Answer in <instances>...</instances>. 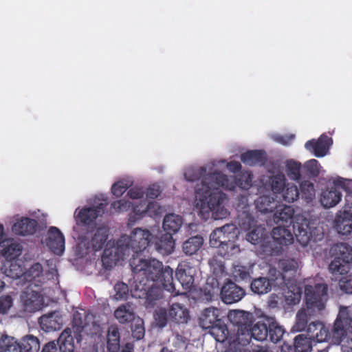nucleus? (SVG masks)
I'll use <instances>...</instances> for the list:
<instances>
[{
    "label": "nucleus",
    "mask_w": 352,
    "mask_h": 352,
    "mask_svg": "<svg viewBox=\"0 0 352 352\" xmlns=\"http://www.w3.org/2000/svg\"><path fill=\"white\" fill-rule=\"evenodd\" d=\"M206 172V168L200 167L188 169L184 173L186 179L190 182L202 177L201 183L195 187V209L198 215L204 220L208 219L211 213L215 220L224 219L228 211L223 206L226 194L219 190V188L232 190L234 184L221 172L214 171L208 174Z\"/></svg>",
    "instance_id": "f257e3e1"
},
{
    "label": "nucleus",
    "mask_w": 352,
    "mask_h": 352,
    "mask_svg": "<svg viewBox=\"0 0 352 352\" xmlns=\"http://www.w3.org/2000/svg\"><path fill=\"white\" fill-rule=\"evenodd\" d=\"M129 264L133 273L135 289H144L146 284L156 283L174 296L180 294L175 289L173 270L169 266L164 267L162 263L155 258L146 259L134 255L130 258Z\"/></svg>",
    "instance_id": "f03ea898"
},
{
    "label": "nucleus",
    "mask_w": 352,
    "mask_h": 352,
    "mask_svg": "<svg viewBox=\"0 0 352 352\" xmlns=\"http://www.w3.org/2000/svg\"><path fill=\"white\" fill-rule=\"evenodd\" d=\"M153 238L148 230L138 228L133 230L131 235H122L116 243V247L106 248L102 256V261L105 268L112 267V263L124 256H129L131 252L132 256H140L139 254L144 252L151 243Z\"/></svg>",
    "instance_id": "7ed1b4c3"
},
{
    "label": "nucleus",
    "mask_w": 352,
    "mask_h": 352,
    "mask_svg": "<svg viewBox=\"0 0 352 352\" xmlns=\"http://www.w3.org/2000/svg\"><path fill=\"white\" fill-rule=\"evenodd\" d=\"M333 259L329 265L333 275H344L349 271L352 263V247L346 243L335 244L331 249Z\"/></svg>",
    "instance_id": "20e7f679"
},
{
    "label": "nucleus",
    "mask_w": 352,
    "mask_h": 352,
    "mask_svg": "<svg viewBox=\"0 0 352 352\" xmlns=\"http://www.w3.org/2000/svg\"><path fill=\"white\" fill-rule=\"evenodd\" d=\"M269 278L258 277L254 278L250 285L251 290L257 294H267L271 291L272 287H278L283 290L289 282L286 276L283 275L279 270L274 267H270L268 272Z\"/></svg>",
    "instance_id": "39448f33"
},
{
    "label": "nucleus",
    "mask_w": 352,
    "mask_h": 352,
    "mask_svg": "<svg viewBox=\"0 0 352 352\" xmlns=\"http://www.w3.org/2000/svg\"><path fill=\"white\" fill-rule=\"evenodd\" d=\"M305 307L309 311L317 312L324 308L328 300V285L318 283L315 285H306L305 287Z\"/></svg>",
    "instance_id": "423d86ee"
},
{
    "label": "nucleus",
    "mask_w": 352,
    "mask_h": 352,
    "mask_svg": "<svg viewBox=\"0 0 352 352\" xmlns=\"http://www.w3.org/2000/svg\"><path fill=\"white\" fill-rule=\"evenodd\" d=\"M228 318L230 322L237 327V333L233 342L237 344L239 338L248 336V327H251L253 322V314L242 310L230 311Z\"/></svg>",
    "instance_id": "0eeeda50"
},
{
    "label": "nucleus",
    "mask_w": 352,
    "mask_h": 352,
    "mask_svg": "<svg viewBox=\"0 0 352 352\" xmlns=\"http://www.w3.org/2000/svg\"><path fill=\"white\" fill-rule=\"evenodd\" d=\"M273 243L271 245L270 254L278 255L282 254L283 246H287L294 242V236L290 230L286 227L278 226L272 232Z\"/></svg>",
    "instance_id": "6e6552de"
},
{
    "label": "nucleus",
    "mask_w": 352,
    "mask_h": 352,
    "mask_svg": "<svg viewBox=\"0 0 352 352\" xmlns=\"http://www.w3.org/2000/svg\"><path fill=\"white\" fill-rule=\"evenodd\" d=\"M268 317L265 316L262 320L256 322L254 325L248 327V336H243L239 338L237 344L246 346L248 344L252 338L258 341H265L267 340V322Z\"/></svg>",
    "instance_id": "1a4fd4ad"
},
{
    "label": "nucleus",
    "mask_w": 352,
    "mask_h": 352,
    "mask_svg": "<svg viewBox=\"0 0 352 352\" xmlns=\"http://www.w3.org/2000/svg\"><path fill=\"white\" fill-rule=\"evenodd\" d=\"M21 300L25 309L29 312H35L42 309L44 303L43 296L39 291L28 287L21 295Z\"/></svg>",
    "instance_id": "9d476101"
},
{
    "label": "nucleus",
    "mask_w": 352,
    "mask_h": 352,
    "mask_svg": "<svg viewBox=\"0 0 352 352\" xmlns=\"http://www.w3.org/2000/svg\"><path fill=\"white\" fill-rule=\"evenodd\" d=\"M230 229L234 230L233 226L226 224L214 230L210 235L209 243L210 247L215 248L223 244L236 241V233L231 232Z\"/></svg>",
    "instance_id": "9b49d317"
},
{
    "label": "nucleus",
    "mask_w": 352,
    "mask_h": 352,
    "mask_svg": "<svg viewBox=\"0 0 352 352\" xmlns=\"http://www.w3.org/2000/svg\"><path fill=\"white\" fill-rule=\"evenodd\" d=\"M221 298L226 304H232L240 301L245 295L243 288L235 283L228 280L221 289Z\"/></svg>",
    "instance_id": "f8f14e48"
},
{
    "label": "nucleus",
    "mask_w": 352,
    "mask_h": 352,
    "mask_svg": "<svg viewBox=\"0 0 352 352\" xmlns=\"http://www.w3.org/2000/svg\"><path fill=\"white\" fill-rule=\"evenodd\" d=\"M349 309V307L340 306L339 313L333 324V335L339 342L343 340V335L345 333L344 329L352 323V318Z\"/></svg>",
    "instance_id": "ddd939ff"
},
{
    "label": "nucleus",
    "mask_w": 352,
    "mask_h": 352,
    "mask_svg": "<svg viewBox=\"0 0 352 352\" xmlns=\"http://www.w3.org/2000/svg\"><path fill=\"white\" fill-rule=\"evenodd\" d=\"M196 270L188 262H181L176 270V278L182 287L186 290L190 289L194 284Z\"/></svg>",
    "instance_id": "4468645a"
},
{
    "label": "nucleus",
    "mask_w": 352,
    "mask_h": 352,
    "mask_svg": "<svg viewBox=\"0 0 352 352\" xmlns=\"http://www.w3.org/2000/svg\"><path fill=\"white\" fill-rule=\"evenodd\" d=\"M46 245L55 254L61 255L65 250V237L60 230L52 226L48 230Z\"/></svg>",
    "instance_id": "2eb2a0df"
},
{
    "label": "nucleus",
    "mask_w": 352,
    "mask_h": 352,
    "mask_svg": "<svg viewBox=\"0 0 352 352\" xmlns=\"http://www.w3.org/2000/svg\"><path fill=\"white\" fill-rule=\"evenodd\" d=\"M332 139L326 135H320L318 140L312 139L305 143L307 150L314 153L317 157H322L327 155Z\"/></svg>",
    "instance_id": "dca6fc26"
},
{
    "label": "nucleus",
    "mask_w": 352,
    "mask_h": 352,
    "mask_svg": "<svg viewBox=\"0 0 352 352\" xmlns=\"http://www.w3.org/2000/svg\"><path fill=\"white\" fill-rule=\"evenodd\" d=\"M222 317L221 309L214 307L206 308L199 317V325L202 329H208L216 323L220 322Z\"/></svg>",
    "instance_id": "f3484780"
},
{
    "label": "nucleus",
    "mask_w": 352,
    "mask_h": 352,
    "mask_svg": "<svg viewBox=\"0 0 352 352\" xmlns=\"http://www.w3.org/2000/svg\"><path fill=\"white\" fill-rule=\"evenodd\" d=\"M38 227L36 220L29 217H22L12 227L13 233L19 236H28L34 234Z\"/></svg>",
    "instance_id": "a211bd4d"
},
{
    "label": "nucleus",
    "mask_w": 352,
    "mask_h": 352,
    "mask_svg": "<svg viewBox=\"0 0 352 352\" xmlns=\"http://www.w3.org/2000/svg\"><path fill=\"white\" fill-rule=\"evenodd\" d=\"M278 267L282 270L280 272L283 275L285 276L287 279H289L288 284L285 286V289H290L296 281L294 277L298 268V262L294 258H283L279 260L278 263Z\"/></svg>",
    "instance_id": "6ab92c4d"
},
{
    "label": "nucleus",
    "mask_w": 352,
    "mask_h": 352,
    "mask_svg": "<svg viewBox=\"0 0 352 352\" xmlns=\"http://www.w3.org/2000/svg\"><path fill=\"white\" fill-rule=\"evenodd\" d=\"M306 331L307 336L316 342H325L330 336L329 330L319 321L310 322Z\"/></svg>",
    "instance_id": "aec40b11"
},
{
    "label": "nucleus",
    "mask_w": 352,
    "mask_h": 352,
    "mask_svg": "<svg viewBox=\"0 0 352 352\" xmlns=\"http://www.w3.org/2000/svg\"><path fill=\"white\" fill-rule=\"evenodd\" d=\"M104 212L103 204H100L96 207L85 208L80 210L76 217V221L84 225L88 226L95 221L97 217L101 215Z\"/></svg>",
    "instance_id": "412c9836"
},
{
    "label": "nucleus",
    "mask_w": 352,
    "mask_h": 352,
    "mask_svg": "<svg viewBox=\"0 0 352 352\" xmlns=\"http://www.w3.org/2000/svg\"><path fill=\"white\" fill-rule=\"evenodd\" d=\"M335 227L338 232L342 235H347L352 232V212L346 205L345 209L337 216Z\"/></svg>",
    "instance_id": "4be33fe9"
},
{
    "label": "nucleus",
    "mask_w": 352,
    "mask_h": 352,
    "mask_svg": "<svg viewBox=\"0 0 352 352\" xmlns=\"http://www.w3.org/2000/svg\"><path fill=\"white\" fill-rule=\"evenodd\" d=\"M159 285H161L148 283L146 284L145 287H144V289H135L134 288V290L135 292H140L138 294L139 298L144 296L148 304L154 305L155 304V301L160 299L162 296V290Z\"/></svg>",
    "instance_id": "5701e85b"
},
{
    "label": "nucleus",
    "mask_w": 352,
    "mask_h": 352,
    "mask_svg": "<svg viewBox=\"0 0 352 352\" xmlns=\"http://www.w3.org/2000/svg\"><path fill=\"white\" fill-rule=\"evenodd\" d=\"M294 209L291 206H283L277 209L273 216L275 223L280 226L289 227L293 223Z\"/></svg>",
    "instance_id": "b1692460"
},
{
    "label": "nucleus",
    "mask_w": 352,
    "mask_h": 352,
    "mask_svg": "<svg viewBox=\"0 0 352 352\" xmlns=\"http://www.w3.org/2000/svg\"><path fill=\"white\" fill-rule=\"evenodd\" d=\"M169 322L186 324L190 319L188 310L179 303H174L168 308Z\"/></svg>",
    "instance_id": "393cba45"
},
{
    "label": "nucleus",
    "mask_w": 352,
    "mask_h": 352,
    "mask_svg": "<svg viewBox=\"0 0 352 352\" xmlns=\"http://www.w3.org/2000/svg\"><path fill=\"white\" fill-rule=\"evenodd\" d=\"M240 159L246 165L262 166L266 162V153L262 150H250L242 153Z\"/></svg>",
    "instance_id": "a878e982"
},
{
    "label": "nucleus",
    "mask_w": 352,
    "mask_h": 352,
    "mask_svg": "<svg viewBox=\"0 0 352 352\" xmlns=\"http://www.w3.org/2000/svg\"><path fill=\"white\" fill-rule=\"evenodd\" d=\"M155 250L162 255H168L173 252L175 241L170 232H166L157 238L155 242Z\"/></svg>",
    "instance_id": "bb28decb"
},
{
    "label": "nucleus",
    "mask_w": 352,
    "mask_h": 352,
    "mask_svg": "<svg viewBox=\"0 0 352 352\" xmlns=\"http://www.w3.org/2000/svg\"><path fill=\"white\" fill-rule=\"evenodd\" d=\"M267 324V340L275 344L279 342L285 333V329L273 317H268Z\"/></svg>",
    "instance_id": "cd10ccee"
},
{
    "label": "nucleus",
    "mask_w": 352,
    "mask_h": 352,
    "mask_svg": "<svg viewBox=\"0 0 352 352\" xmlns=\"http://www.w3.org/2000/svg\"><path fill=\"white\" fill-rule=\"evenodd\" d=\"M107 347L109 352H119L120 349V334L116 325H111L108 328Z\"/></svg>",
    "instance_id": "c85d7f7f"
},
{
    "label": "nucleus",
    "mask_w": 352,
    "mask_h": 352,
    "mask_svg": "<svg viewBox=\"0 0 352 352\" xmlns=\"http://www.w3.org/2000/svg\"><path fill=\"white\" fill-rule=\"evenodd\" d=\"M60 318L54 312L43 315L38 319L41 329L45 331H56L60 329L61 322Z\"/></svg>",
    "instance_id": "c756f323"
},
{
    "label": "nucleus",
    "mask_w": 352,
    "mask_h": 352,
    "mask_svg": "<svg viewBox=\"0 0 352 352\" xmlns=\"http://www.w3.org/2000/svg\"><path fill=\"white\" fill-rule=\"evenodd\" d=\"M70 328H66L58 338L60 352H74V342Z\"/></svg>",
    "instance_id": "7c9ffc66"
},
{
    "label": "nucleus",
    "mask_w": 352,
    "mask_h": 352,
    "mask_svg": "<svg viewBox=\"0 0 352 352\" xmlns=\"http://www.w3.org/2000/svg\"><path fill=\"white\" fill-rule=\"evenodd\" d=\"M342 194L337 188H332L322 192L320 198L321 204L326 208L337 205L341 200Z\"/></svg>",
    "instance_id": "2f4dec72"
},
{
    "label": "nucleus",
    "mask_w": 352,
    "mask_h": 352,
    "mask_svg": "<svg viewBox=\"0 0 352 352\" xmlns=\"http://www.w3.org/2000/svg\"><path fill=\"white\" fill-rule=\"evenodd\" d=\"M317 311H309L307 307L300 309L296 314V322L294 329L297 331H302L306 330L308 325V322L311 320V317L314 316Z\"/></svg>",
    "instance_id": "473e14b6"
},
{
    "label": "nucleus",
    "mask_w": 352,
    "mask_h": 352,
    "mask_svg": "<svg viewBox=\"0 0 352 352\" xmlns=\"http://www.w3.org/2000/svg\"><path fill=\"white\" fill-rule=\"evenodd\" d=\"M293 228L297 241L302 246H307L311 238V233L308 223L299 224L297 223L293 225Z\"/></svg>",
    "instance_id": "72a5a7b5"
},
{
    "label": "nucleus",
    "mask_w": 352,
    "mask_h": 352,
    "mask_svg": "<svg viewBox=\"0 0 352 352\" xmlns=\"http://www.w3.org/2000/svg\"><path fill=\"white\" fill-rule=\"evenodd\" d=\"M182 218L175 214H168L165 216L163 221V228L166 232L171 234L177 233L182 225Z\"/></svg>",
    "instance_id": "f704fd0d"
},
{
    "label": "nucleus",
    "mask_w": 352,
    "mask_h": 352,
    "mask_svg": "<svg viewBox=\"0 0 352 352\" xmlns=\"http://www.w3.org/2000/svg\"><path fill=\"white\" fill-rule=\"evenodd\" d=\"M116 318L120 323L126 324L135 319V313L132 306L126 303L120 306L114 312Z\"/></svg>",
    "instance_id": "c9c22d12"
},
{
    "label": "nucleus",
    "mask_w": 352,
    "mask_h": 352,
    "mask_svg": "<svg viewBox=\"0 0 352 352\" xmlns=\"http://www.w3.org/2000/svg\"><path fill=\"white\" fill-rule=\"evenodd\" d=\"M311 338L304 335H298L294 338V348L289 347L288 352H311L312 346ZM283 352H286L283 351Z\"/></svg>",
    "instance_id": "e433bc0d"
},
{
    "label": "nucleus",
    "mask_w": 352,
    "mask_h": 352,
    "mask_svg": "<svg viewBox=\"0 0 352 352\" xmlns=\"http://www.w3.org/2000/svg\"><path fill=\"white\" fill-rule=\"evenodd\" d=\"M254 203L256 209L262 213L272 212L276 208L274 199L270 195L260 196L254 201Z\"/></svg>",
    "instance_id": "4c0bfd02"
},
{
    "label": "nucleus",
    "mask_w": 352,
    "mask_h": 352,
    "mask_svg": "<svg viewBox=\"0 0 352 352\" xmlns=\"http://www.w3.org/2000/svg\"><path fill=\"white\" fill-rule=\"evenodd\" d=\"M21 251L22 247L19 243L7 241L6 244L3 245L1 254L6 260L12 261L21 254Z\"/></svg>",
    "instance_id": "58836bf2"
},
{
    "label": "nucleus",
    "mask_w": 352,
    "mask_h": 352,
    "mask_svg": "<svg viewBox=\"0 0 352 352\" xmlns=\"http://www.w3.org/2000/svg\"><path fill=\"white\" fill-rule=\"evenodd\" d=\"M19 344L21 352H38L40 349L38 339L32 335L23 337Z\"/></svg>",
    "instance_id": "ea45409f"
},
{
    "label": "nucleus",
    "mask_w": 352,
    "mask_h": 352,
    "mask_svg": "<svg viewBox=\"0 0 352 352\" xmlns=\"http://www.w3.org/2000/svg\"><path fill=\"white\" fill-rule=\"evenodd\" d=\"M203 243L204 239L202 236L199 235L192 236L183 243V251L186 255H192L201 248Z\"/></svg>",
    "instance_id": "a19ab883"
},
{
    "label": "nucleus",
    "mask_w": 352,
    "mask_h": 352,
    "mask_svg": "<svg viewBox=\"0 0 352 352\" xmlns=\"http://www.w3.org/2000/svg\"><path fill=\"white\" fill-rule=\"evenodd\" d=\"M210 333L214 338V339L219 342H223L228 338L229 331L226 324L222 320L220 322L208 329Z\"/></svg>",
    "instance_id": "79ce46f5"
},
{
    "label": "nucleus",
    "mask_w": 352,
    "mask_h": 352,
    "mask_svg": "<svg viewBox=\"0 0 352 352\" xmlns=\"http://www.w3.org/2000/svg\"><path fill=\"white\" fill-rule=\"evenodd\" d=\"M109 235V230L106 228H98L91 241L94 251H98L102 249L106 243Z\"/></svg>",
    "instance_id": "37998d69"
},
{
    "label": "nucleus",
    "mask_w": 352,
    "mask_h": 352,
    "mask_svg": "<svg viewBox=\"0 0 352 352\" xmlns=\"http://www.w3.org/2000/svg\"><path fill=\"white\" fill-rule=\"evenodd\" d=\"M0 352H21L19 344L13 337L3 335L0 338Z\"/></svg>",
    "instance_id": "c03bdc74"
},
{
    "label": "nucleus",
    "mask_w": 352,
    "mask_h": 352,
    "mask_svg": "<svg viewBox=\"0 0 352 352\" xmlns=\"http://www.w3.org/2000/svg\"><path fill=\"white\" fill-rule=\"evenodd\" d=\"M217 253L223 258H229L240 252L239 246L236 244V241L223 244L221 246L217 247Z\"/></svg>",
    "instance_id": "a18cd8bd"
},
{
    "label": "nucleus",
    "mask_w": 352,
    "mask_h": 352,
    "mask_svg": "<svg viewBox=\"0 0 352 352\" xmlns=\"http://www.w3.org/2000/svg\"><path fill=\"white\" fill-rule=\"evenodd\" d=\"M280 194H281L283 200L288 203L296 201L300 197L297 186L293 184H287Z\"/></svg>",
    "instance_id": "49530a36"
},
{
    "label": "nucleus",
    "mask_w": 352,
    "mask_h": 352,
    "mask_svg": "<svg viewBox=\"0 0 352 352\" xmlns=\"http://www.w3.org/2000/svg\"><path fill=\"white\" fill-rule=\"evenodd\" d=\"M271 189L274 194H280L286 185V178L284 174L278 173L269 178Z\"/></svg>",
    "instance_id": "de8ad7c7"
},
{
    "label": "nucleus",
    "mask_w": 352,
    "mask_h": 352,
    "mask_svg": "<svg viewBox=\"0 0 352 352\" xmlns=\"http://www.w3.org/2000/svg\"><path fill=\"white\" fill-rule=\"evenodd\" d=\"M286 171L287 176L290 179L299 181L302 179V166L300 162L292 160L287 161L286 164Z\"/></svg>",
    "instance_id": "09e8293b"
},
{
    "label": "nucleus",
    "mask_w": 352,
    "mask_h": 352,
    "mask_svg": "<svg viewBox=\"0 0 352 352\" xmlns=\"http://www.w3.org/2000/svg\"><path fill=\"white\" fill-rule=\"evenodd\" d=\"M300 195L302 199L309 203L315 197V189L314 184L309 181H304L300 186Z\"/></svg>",
    "instance_id": "8fccbe9b"
},
{
    "label": "nucleus",
    "mask_w": 352,
    "mask_h": 352,
    "mask_svg": "<svg viewBox=\"0 0 352 352\" xmlns=\"http://www.w3.org/2000/svg\"><path fill=\"white\" fill-rule=\"evenodd\" d=\"M238 223L241 229L248 231L256 226V221L250 213L244 211L239 215Z\"/></svg>",
    "instance_id": "3c124183"
},
{
    "label": "nucleus",
    "mask_w": 352,
    "mask_h": 352,
    "mask_svg": "<svg viewBox=\"0 0 352 352\" xmlns=\"http://www.w3.org/2000/svg\"><path fill=\"white\" fill-rule=\"evenodd\" d=\"M252 175L249 172L241 173L235 176V184L243 190H248L252 186Z\"/></svg>",
    "instance_id": "603ef678"
},
{
    "label": "nucleus",
    "mask_w": 352,
    "mask_h": 352,
    "mask_svg": "<svg viewBox=\"0 0 352 352\" xmlns=\"http://www.w3.org/2000/svg\"><path fill=\"white\" fill-rule=\"evenodd\" d=\"M320 165L318 160L311 159L304 164L303 170L309 177H318L320 174Z\"/></svg>",
    "instance_id": "864d4df0"
},
{
    "label": "nucleus",
    "mask_w": 352,
    "mask_h": 352,
    "mask_svg": "<svg viewBox=\"0 0 352 352\" xmlns=\"http://www.w3.org/2000/svg\"><path fill=\"white\" fill-rule=\"evenodd\" d=\"M25 268L21 265H19L16 261H12L9 269L6 270L7 276L14 279L19 278L23 275L25 276Z\"/></svg>",
    "instance_id": "5fc2aeb1"
},
{
    "label": "nucleus",
    "mask_w": 352,
    "mask_h": 352,
    "mask_svg": "<svg viewBox=\"0 0 352 352\" xmlns=\"http://www.w3.org/2000/svg\"><path fill=\"white\" fill-rule=\"evenodd\" d=\"M236 280H248L250 278V269L241 265H235L232 271Z\"/></svg>",
    "instance_id": "6e6d98bb"
},
{
    "label": "nucleus",
    "mask_w": 352,
    "mask_h": 352,
    "mask_svg": "<svg viewBox=\"0 0 352 352\" xmlns=\"http://www.w3.org/2000/svg\"><path fill=\"white\" fill-rule=\"evenodd\" d=\"M168 310L165 308H160L155 311L154 314L155 321L157 327L163 328L166 326L169 321Z\"/></svg>",
    "instance_id": "4d7b16f0"
},
{
    "label": "nucleus",
    "mask_w": 352,
    "mask_h": 352,
    "mask_svg": "<svg viewBox=\"0 0 352 352\" xmlns=\"http://www.w3.org/2000/svg\"><path fill=\"white\" fill-rule=\"evenodd\" d=\"M333 184L336 188H342L348 193L346 200V202H349L351 199L352 181L339 177L334 181Z\"/></svg>",
    "instance_id": "13d9d810"
},
{
    "label": "nucleus",
    "mask_w": 352,
    "mask_h": 352,
    "mask_svg": "<svg viewBox=\"0 0 352 352\" xmlns=\"http://www.w3.org/2000/svg\"><path fill=\"white\" fill-rule=\"evenodd\" d=\"M188 340L184 336L178 333L174 334L173 345L177 352H183L186 349Z\"/></svg>",
    "instance_id": "bf43d9fd"
},
{
    "label": "nucleus",
    "mask_w": 352,
    "mask_h": 352,
    "mask_svg": "<svg viewBox=\"0 0 352 352\" xmlns=\"http://www.w3.org/2000/svg\"><path fill=\"white\" fill-rule=\"evenodd\" d=\"M43 272V266L39 263H34L27 271H25V278L31 281L39 277Z\"/></svg>",
    "instance_id": "052dcab7"
},
{
    "label": "nucleus",
    "mask_w": 352,
    "mask_h": 352,
    "mask_svg": "<svg viewBox=\"0 0 352 352\" xmlns=\"http://www.w3.org/2000/svg\"><path fill=\"white\" fill-rule=\"evenodd\" d=\"M264 229L257 227L252 228L247 235V239L252 244L256 245L261 242L263 236Z\"/></svg>",
    "instance_id": "680f3d73"
},
{
    "label": "nucleus",
    "mask_w": 352,
    "mask_h": 352,
    "mask_svg": "<svg viewBox=\"0 0 352 352\" xmlns=\"http://www.w3.org/2000/svg\"><path fill=\"white\" fill-rule=\"evenodd\" d=\"M114 290L116 292L115 298L116 300H125L127 298L129 295V287L124 283H118L114 286Z\"/></svg>",
    "instance_id": "e2e57ef3"
},
{
    "label": "nucleus",
    "mask_w": 352,
    "mask_h": 352,
    "mask_svg": "<svg viewBox=\"0 0 352 352\" xmlns=\"http://www.w3.org/2000/svg\"><path fill=\"white\" fill-rule=\"evenodd\" d=\"M78 315L79 314H78L74 315L73 327L76 329V331H74V337L76 339L77 342H80L82 340V336L80 333L83 330L84 323L80 318H77Z\"/></svg>",
    "instance_id": "0e129e2a"
},
{
    "label": "nucleus",
    "mask_w": 352,
    "mask_h": 352,
    "mask_svg": "<svg viewBox=\"0 0 352 352\" xmlns=\"http://www.w3.org/2000/svg\"><path fill=\"white\" fill-rule=\"evenodd\" d=\"M129 188V185L125 181H119L113 184L111 187V192L117 197H121Z\"/></svg>",
    "instance_id": "69168bd1"
},
{
    "label": "nucleus",
    "mask_w": 352,
    "mask_h": 352,
    "mask_svg": "<svg viewBox=\"0 0 352 352\" xmlns=\"http://www.w3.org/2000/svg\"><path fill=\"white\" fill-rule=\"evenodd\" d=\"M111 207L116 212H122L129 210L131 207V203L125 199H120L113 202Z\"/></svg>",
    "instance_id": "338daca9"
},
{
    "label": "nucleus",
    "mask_w": 352,
    "mask_h": 352,
    "mask_svg": "<svg viewBox=\"0 0 352 352\" xmlns=\"http://www.w3.org/2000/svg\"><path fill=\"white\" fill-rule=\"evenodd\" d=\"M209 265L210 267L213 268L214 273L217 274H221L225 271L223 262L219 260L216 256H214L209 260Z\"/></svg>",
    "instance_id": "774afa93"
}]
</instances>
